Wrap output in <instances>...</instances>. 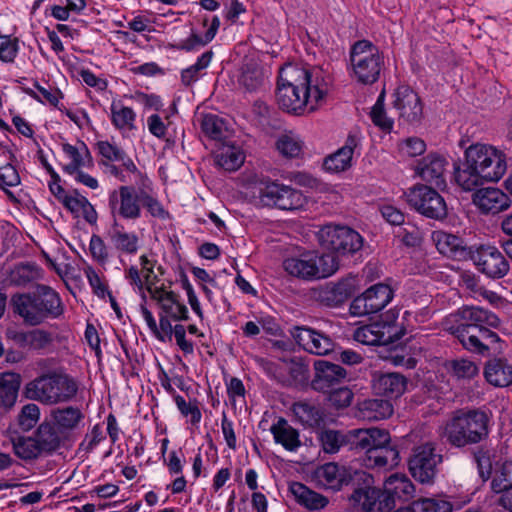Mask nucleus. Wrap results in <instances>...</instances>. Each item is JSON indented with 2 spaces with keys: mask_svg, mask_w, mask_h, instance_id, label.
<instances>
[{
  "mask_svg": "<svg viewBox=\"0 0 512 512\" xmlns=\"http://www.w3.org/2000/svg\"><path fill=\"white\" fill-rule=\"evenodd\" d=\"M327 91V84L318 69L286 64L279 71L276 99L284 111L300 114L306 107L313 111Z\"/></svg>",
  "mask_w": 512,
  "mask_h": 512,
  "instance_id": "1",
  "label": "nucleus"
},
{
  "mask_svg": "<svg viewBox=\"0 0 512 512\" xmlns=\"http://www.w3.org/2000/svg\"><path fill=\"white\" fill-rule=\"evenodd\" d=\"M507 170L505 154L496 147L475 143L466 148L462 164L454 166V180L464 191L496 182Z\"/></svg>",
  "mask_w": 512,
  "mask_h": 512,
  "instance_id": "2",
  "label": "nucleus"
},
{
  "mask_svg": "<svg viewBox=\"0 0 512 512\" xmlns=\"http://www.w3.org/2000/svg\"><path fill=\"white\" fill-rule=\"evenodd\" d=\"M457 316L460 324L452 331L463 347L482 355L500 350L499 336L486 326L497 328L500 320L496 314L478 306H465Z\"/></svg>",
  "mask_w": 512,
  "mask_h": 512,
  "instance_id": "3",
  "label": "nucleus"
},
{
  "mask_svg": "<svg viewBox=\"0 0 512 512\" xmlns=\"http://www.w3.org/2000/svg\"><path fill=\"white\" fill-rule=\"evenodd\" d=\"M108 207L114 223L118 220L136 221L142 216V209L155 218L166 219L169 213L158 200L153 187L133 184L121 185L109 192Z\"/></svg>",
  "mask_w": 512,
  "mask_h": 512,
  "instance_id": "4",
  "label": "nucleus"
},
{
  "mask_svg": "<svg viewBox=\"0 0 512 512\" xmlns=\"http://www.w3.org/2000/svg\"><path fill=\"white\" fill-rule=\"evenodd\" d=\"M12 305L14 312L30 326H39L49 319H58L65 309L60 295L47 285H38L32 293L14 295Z\"/></svg>",
  "mask_w": 512,
  "mask_h": 512,
  "instance_id": "5",
  "label": "nucleus"
},
{
  "mask_svg": "<svg viewBox=\"0 0 512 512\" xmlns=\"http://www.w3.org/2000/svg\"><path fill=\"white\" fill-rule=\"evenodd\" d=\"M78 391L79 384L74 377L63 372L49 371L27 382L23 396L46 406H54L71 402Z\"/></svg>",
  "mask_w": 512,
  "mask_h": 512,
  "instance_id": "6",
  "label": "nucleus"
},
{
  "mask_svg": "<svg viewBox=\"0 0 512 512\" xmlns=\"http://www.w3.org/2000/svg\"><path fill=\"white\" fill-rule=\"evenodd\" d=\"M355 449L366 452L365 465L372 469H387L399 462L398 450L390 445V433L385 429H354L348 433Z\"/></svg>",
  "mask_w": 512,
  "mask_h": 512,
  "instance_id": "7",
  "label": "nucleus"
},
{
  "mask_svg": "<svg viewBox=\"0 0 512 512\" xmlns=\"http://www.w3.org/2000/svg\"><path fill=\"white\" fill-rule=\"evenodd\" d=\"M489 417L480 409H460L453 413L444 427V437L453 447L475 445L488 437Z\"/></svg>",
  "mask_w": 512,
  "mask_h": 512,
  "instance_id": "8",
  "label": "nucleus"
},
{
  "mask_svg": "<svg viewBox=\"0 0 512 512\" xmlns=\"http://www.w3.org/2000/svg\"><path fill=\"white\" fill-rule=\"evenodd\" d=\"M352 77L363 85L378 81L384 67V57L379 49L368 40L357 41L350 51Z\"/></svg>",
  "mask_w": 512,
  "mask_h": 512,
  "instance_id": "9",
  "label": "nucleus"
},
{
  "mask_svg": "<svg viewBox=\"0 0 512 512\" xmlns=\"http://www.w3.org/2000/svg\"><path fill=\"white\" fill-rule=\"evenodd\" d=\"M284 270L291 276L312 281L331 276L338 270V260L334 254L318 255L305 253L283 261Z\"/></svg>",
  "mask_w": 512,
  "mask_h": 512,
  "instance_id": "10",
  "label": "nucleus"
},
{
  "mask_svg": "<svg viewBox=\"0 0 512 512\" xmlns=\"http://www.w3.org/2000/svg\"><path fill=\"white\" fill-rule=\"evenodd\" d=\"M258 201L263 207L294 211L302 209L307 203V198L292 186L278 181H269L260 187Z\"/></svg>",
  "mask_w": 512,
  "mask_h": 512,
  "instance_id": "11",
  "label": "nucleus"
},
{
  "mask_svg": "<svg viewBox=\"0 0 512 512\" xmlns=\"http://www.w3.org/2000/svg\"><path fill=\"white\" fill-rule=\"evenodd\" d=\"M315 481L325 488L340 489L343 485H361L373 482V476L363 470L339 466L330 462L318 467L313 474Z\"/></svg>",
  "mask_w": 512,
  "mask_h": 512,
  "instance_id": "12",
  "label": "nucleus"
},
{
  "mask_svg": "<svg viewBox=\"0 0 512 512\" xmlns=\"http://www.w3.org/2000/svg\"><path fill=\"white\" fill-rule=\"evenodd\" d=\"M408 204L423 216L443 220L447 216L444 198L432 187L417 184L405 193Z\"/></svg>",
  "mask_w": 512,
  "mask_h": 512,
  "instance_id": "13",
  "label": "nucleus"
},
{
  "mask_svg": "<svg viewBox=\"0 0 512 512\" xmlns=\"http://www.w3.org/2000/svg\"><path fill=\"white\" fill-rule=\"evenodd\" d=\"M318 240L323 248L341 255L355 253L363 245L361 235L346 226L325 225L318 232Z\"/></svg>",
  "mask_w": 512,
  "mask_h": 512,
  "instance_id": "14",
  "label": "nucleus"
},
{
  "mask_svg": "<svg viewBox=\"0 0 512 512\" xmlns=\"http://www.w3.org/2000/svg\"><path fill=\"white\" fill-rule=\"evenodd\" d=\"M256 362L269 376L275 378L284 386L300 387L308 383L309 368L307 364L301 361L291 360L274 363L258 357Z\"/></svg>",
  "mask_w": 512,
  "mask_h": 512,
  "instance_id": "15",
  "label": "nucleus"
},
{
  "mask_svg": "<svg viewBox=\"0 0 512 512\" xmlns=\"http://www.w3.org/2000/svg\"><path fill=\"white\" fill-rule=\"evenodd\" d=\"M442 456L435 453L432 443L418 446L409 460V471L412 477L422 484H432L437 474V466Z\"/></svg>",
  "mask_w": 512,
  "mask_h": 512,
  "instance_id": "16",
  "label": "nucleus"
},
{
  "mask_svg": "<svg viewBox=\"0 0 512 512\" xmlns=\"http://www.w3.org/2000/svg\"><path fill=\"white\" fill-rule=\"evenodd\" d=\"M470 259L479 272L491 279H500L507 275L509 263L494 246L481 245L469 252Z\"/></svg>",
  "mask_w": 512,
  "mask_h": 512,
  "instance_id": "17",
  "label": "nucleus"
},
{
  "mask_svg": "<svg viewBox=\"0 0 512 512\" xmlns=\"http://www.w3.org/2000/svg\"><path fill=\"white\" fill-rule=\"evenodd\" d=\"M392 299L393 290L389 285L375 284L353 299L350 312L354 316L374 314L385 308Z\"/></svg>",
  "mask_w": 512,
  "mask_h": 512,
  "instance_id": "18",
  "label": "nucleus"
},
{
  "mask_svg": "<svg viewBox=\"0 0 512 512\" xmlns=\"http://www.w3.org/2000/svg\"><path fill=\"white\" fill-rule=\"evenodd\" d=\"M372 483L363 484V487L356 488L349 497L353 509L361 512H390L391 502L383 498V491L372 487Z\"/></svg>",
  "mask_w": 512,
  "mask_h": 512,
  "instance_id": "19",
  "label": "nucleus"
},
{
  "mask_svg": "<svg viewBox=\"0 0 512 512\" xmlns=\"http://www.w3.org/2000/svg\"><path fill=\"white\" fill-rule=\"evenodd\" d=\"M447 165L448 161L445 157L430 153L416 162L414 172L424 182L443 189L446 187L445 172Z\"/></svg>",
  "mask_w": 512,
  "mask_h": 512,
  "instance_id": "20",
  "label": "nucleus"
},
{
  "mask_svg": "<svg viewBox=\"0 0 512 512\" xmlns=\"http://www.w3.org/2000/svg\"><path fill=\"white\" fill-rule=\"evenodd\" d=\"M314 377L311 387L318 392L326 393L344 382L347 371L338 364L317 360L314 362Z\"/></svg>",
  "mask_w": 512,
  "mask_h": 512,
  "instance_id": "21",
  "label": "nucleus"
},
{
  "mask_svg": "<svg viewBox=\"0 0 512 512\" xmlns=\"http://www.w3.org/2000/svg\"><path fill=\"white\" fill-rule=\"evenodd\" d=\"M291 335L299 346L311 354L326 355L333 351L332 339L314 329L296 326L291 330Z\"/></svg>",
  "mask_w": 512,
  "mask_h": 512,
  "instance_id": "22",
  "label": "nucleus"
},
{
  "mask_svg": "<svg viewBox=\"0 0 512 512\" xmlns=\"http://www.w3.org/2000/svg\"><path fill=\"white\" fill-rule=\"evenodd\" d=\"M147 292L151 298L157 302L160 308V314L171 318L173 321H182L188 319V309L186 305L180 302L179 295L173 291L162 287L147 286Z\"/></svg>",
  "mask_w": 512,
  "mask_h": 512,
  "instance_id": "23",
  "label": "nucleus"
},
{
  "mask_svg": "<svg viewBox=\"0 0 512 512\" xmlns=\"http://www.w3.org/2000/svg\"><path fill=\"white\" fill-rule=\"evenodd\" d=\"M394 107L399 117L408 123H418L423 116V106L420 97L408 86H400L394 94Z\"/></svg>",
  "mask_w": 512,
  "mask_h": 512,
  "instance_id": "24",
  "label": "nucleus"
},
{
  "mask_svg": "<svg viewBox=\"0 0 512 512\" xmlns=\"http://www.w3.org/2000/svg\"><path fill=\"white\" fill-rule=\"evenodd\" d=\"M473 203L484 214H497L511 206V200L502 190L483 188L473 195Z\"/></svg>",
  "mask_w": 512,
  "mask_h": 512,
  "instance_id": "25",
  "label": "nucleus"
},
{
  "mask_svg": "<svg viewBox=\"0 0 512 512\" xmlns=\"http://www.w3.org/2000/svg\"><path fill=\"white\" fill-rule=\"evenodd\" d=\"M383 498L391 502V510L396 506V500L409 501L414 497L415 486L404 474H392L384 482Z\"/></svg>",
  "mask_w": 512,
  "mask_h": 512,
  "instance_id": "26",
  "label": "nucleus"
},
{
  "mask_svg": "<svg viewBox=\"0 0 512 512\" xmlns=\"http://www.w3.org/2000/svg\"><path fill=\"white\" fill-rule=\"evenodd\" d=\"M108 237L119 256H134L140 249L139 236L135 232L126 231L118 223L113 222Z\"/></svg>",
  "mask_w": 512,
  "mask_h": 512,
  "instance_id": "27",
  "label": "nucleus"
},
{
  "mask_svg": "<svg viewBox=\"0 0 512 512\" xmlns=\"http://www.w3.org/2000/svg\"><path fill=\"white\" fill-rule=\"evenodd\" d=\"M357 145L358 139L354 135H349L344 146L324 159V170L330 173H339L347 170L351 166L352 156Z\"/></svg>",
  "mask_w": 512,
  "mask_h": 512,
  "instance_id": "28",
  "label": "nucleus"
},
{
  "mask_svg": "<svg viewBox=\"0 0 512 512\" xmlns=\"http://www.w3.org/2000/svg\"><path fill=\"white\" fill-rule=\"evenodd\" d=\"M51 418L53 424L68 438L71 432L83 424L85 415L79 407L66 406L52 410Z\"/></svg>",
  "mask_w": 512,
  "mask_h": 512,
  "instance_id": "29",
  "label": "nucleus"
},
{
  "mask_svg": "<svg viewBox=\"0 0 512 512\" xmlns=\"http://www.w3.org/2000/svg\"><path fill=\"white\" fill-rule=\"evenodd\" d=\"M270 432L273 435L274 441L282 445L283 448L289 452L297 451L302 445L299 431L282 417L271 426Z\"/></svg>",
  "mask_w": 512,
  "mask_h": 512,
  "instance_id": "30",
  "label": "nucleus"
},
{
  "mask_svg": "<svg viewBox=\"0 0 512 512\" xmlns=\"http://www.w3.org/2000/svg\"><path fill=\"white\" fill-rule=\"evenodd\" d=\"M406 378L399 373L381 374L373 380V389L388 398H398L406 389Z\"/></svg>",
  "mask_w": 512,
  "mask_h": 512,
  "instance_id": "31",
  "label": "nucleus"
},
{
  "mask_svg": "<svg viewBox=\"0 0 512 512\" xmlns=\"http://www.w3.org/2000/svg\"><path fill=\"white\" fill-rule=\"evenodd\" d=\"M245 155L242 149L234 143L224 141L215 152L216 164L225 171H235L244 163Z\"/></svg>",
  "mask_w": 512,
  "mask_h": 512,
  "instance_id": "32",
  "label": "nucleus"
},
{
  "mask_svg": "<svg viewBox=\"0 0 512 512\" xmlns=\"http://www.w3.org/2000/svg\"><path fill=\"white\" fill-rule=\"evenodd\" d=\"M35 438L42 452L57 450L68 438L53 423L43 422L36 431Z\"/></svg>",
  "mask_w": 512,
  "mask_h": 512,
  "instance_id": "33",
  "label": "nucleus"
},
{
  "mask_svg": "<svg viewBox=\"0 0 512 512\" xmlns=\"http://www.w3.org/2000/svg\"><path fill=\"white\" fill-rule=\"evenodd\" d=\"M62 205L76 218L82 217L90 224L97 221L98 215L94 206L77 190L69 192V196L65 197Z\"/></svg>",
  "mask_w": 512,
  "mask_h": 512,
  "instance_id": "34",
  "label": "nucleus"
},
{
  "mask_svg": "<svg viewBox=\"0 0 512 512\" xmlns=\"http://www.w3.org/2000/svg\"><path fill=\"white\" fill-rule=\"evenodd\" d=\"M484 375L490 384L507 387L512 384V365L506 359H491L485 366Z\"/></svg>",
  "mask_w": 512,
  "mask_h": 512,
  "instance_id": "35",
  "label": "nucleus"
},
{
  "mask_svg": "<svg viewBox=\"0 0 512 512\" xmlns=\"http://www.w3.org/2000/svg\"><path fill=\"white\" fill-rule=\"evenodd\" d=\"M21 377L17 373H4L0 377V410L8 411L14 407L18 398Z\"/></svg>",
  "mask_w": 512,
  "mask_h": 512,
  "instance_id": "36",
  "label": "nucleus"
},
{
  "mask_svg": "<svg viewBox=\"0 0 512 512\" xmlns=\"http://www.w3.org/2000/svg\"><path fill=\"white\" fill-rule=\"evenodd\" d=\"M393 413L391 403L385 399H365L358 404V417L367 421L386 419Z\"/></svg>",
  "mask_w": 512,
  "mask_h": 512,
  "instance_id": "37",
  "label": "nucleus"
},
{
  "mask_svg": "<svg viewBox=\"0 0 512 512\" xmlns=\"http://www.w3.org/2000/svg\"><path fill=\"white\" fill-rule=\"evenodd\" d=\"M62 150L70 159V163L63 167L65 173H75L78 169L92 165L91 153L84 142H79L77 146L68 143L62 145Z\"/></svg>",
  "mask_w": 512,
  "mask_h": 512,
  "instance_id": "38",
  "label": "nucleus"
},
{
  "mask_svg": "<svg viewBox=\"0 0 512 512\" xmlns=\"http://www.w3.org/2000/svg\"><path fill=\"white\" fill-rule=\"evenodd\" d=\"M386 327L380 323H373L359 327L354 332V339L362 344L371 346H384L391 342V336L386 335Z\"/></svg>",
  "mask_w": 512,
  "mask_h": 512,
  "instance_id": "39",
  "label": "nucleus"
},
{
  "mask_svg": "<svg viewBox=\"0 0 512 512\" xmlns=\"http://www.w3.org/2000/svg\"><path fill=\"white\" fill-rule=\"evenodd\" d=\"M290 491L299 504L310 510L322 509L328 504L326 497L312 491L300 482H293L290 485Z\"/></svg>",
  "mask_w": 512,
  "mask_h": 512,
  "instance_id": "40",
  "label": "nucleus"
},
{
  "mask_svg": "<svg viewBox=\"0 0 512 512\" xmlns=\"http://www.w3.org/2000/svg\"><path fill=\"white\" fill-rule=\"evenodd\" d=\"M267 76L264 70L253 60L247 61L242 67L240 84L248 91H257L265 84Z\"/></svg>",
  "mask_w": 512,
  "mask_h": 512,
  "instance_id": "41",
  "label": "nucleus"
},
{
  "mask_svg": "<svg viewBox=\"0 0 512 512\" xmlns=\"http://www.w3.org/2000/svg\"><path fill=\"white\" fill-rule=\"evenodd\" d=\"M202 132L209 138L222 143L230 136L225 120L215 114H205L201 121Z\"/></svg>",
  "mask_w": 512,
  "mask_h": 512,
  "instance_id": "42",
  "label": "nucleus"
},
{
  "mask_svg": "<svg viewBox=\"0 0 512 512\" xmlns=\"http://www.w3.org/2000/svg\"><path fill=\"white\" fill-rule=\"evenodd\" d=\"M432 240L437 250L448 257H456L463 251L462 240L453 234L437 230L432 233Z\"/></svg>",
  "mask_w": 512,
  "mask_h": 512,
  "instance_id": "43",
  "label": "nucleus"
},
{
  "mask_svg": "<svg viewBox=\"0 0 512 512\" xmlns=\"http://www.w3.org/2000/svg\"><path fill=\"white\" fill-rule=\"evenodd\" d=\"M42 269L35 263H21L10 272L11 283L17 286H26L42 278Z\"/></svg>",
  "mask_w": 512,
  "mask_h": 512,
  "instance_id": "44",
  "label": "nucleus"
},
{
  "mask_svg": "<svg viewBox=\"0 0 512 512\" xmlns=\"http://www.w3.org/2000/svg\"><path fill=\"white\" fill-rule=\"evenodd\" d=\"M453 505L444 499L422 498L396 512H452Z\"/></svg>",
  "mask_w": 512,
  "mask_h": 512,
  "instance_id": "45",
  "label": "nucleus"
},
{
  "mask_svg": "<svg viewBox=\"0 0 512 512\" xmlns=\"http://www.w3.org/2000/svg\"><path fill=\"white\" fill-rule=\"evenodd\" d=\"M135 119L136 113L132 108L120 103H112L111 121L118 130L131 131L135 129Z\"/></svg>",
  "mask_w": 512,
  "mask_h": 512,
  "instance_id": "46",
  "label": "nucleus"
},
{
  "mask_svg": "<svg viewBox=\"0 0 512 512\" xmlns=\"http://www.w3.org/2000/svg\"><path fill=\"white\" fill-rule=\"evenodd\" d=\"M298 420L309 427H316L323 421V414L318 407L308 402H297L292 407Z\"/></svg>",
  "mask_w": 512,
  "mask_h": 512,
  "instance_id": "47",
  "label": "nucleus"
},
{
  "mask_svg": "<svg viewBox=\"0 0 512 512\" xmlns=\"http://www.w3.org/2000/svg\"><path fill=\"white\" fill-rule=\"evenodd\" d=\"M12 443L15 455L25 461L34 460L43 453L35 437H18Z\"/></svg>",
  "mask_w": 512,
  "mask_h": 512,
  "instance_id": "48",
  "label": "nucleus"
},
{
  "mask_svg": "<svg viewBox=\"0 0 512 512\" xmlns=\"http://www.w3.org/2000/svg\"><path fill=\"white\" fill-rule=\"evenodd\" d=\"M276 148L282 156L296 158L302 153L303 143L298 136L287 133L278 138Z\"/></svg>",
  "mask_w": 512,
  "mask_h": 512,
  "instance_id": "49",
  "label": "nucleus"
},
{
  "mask_svg": "<svg viewBox=\"0 0 512 512\" xmlns=\"http://www.w3.org/2000/svg\"><path fill=\"white\" fill-rule=\"evenodd\" d=\"M512 487V461L502 463L496 470L491 482L495 493H503Z\"/></svg>",
  "mask_w": 512,
  "mask_h": 512,
  "instance_id": "50",
  "label": "nucleus"
},
{
  "mask_svg": "<svg viewBox=\"0 0 512 512\" xmlns=\"http://www.w3.org/2000/svg\"><path fill=\"white\" fill-rule=\"evenodd\" d=\"M213 57L212 51H207L203 53L198 59L197 62L190 67L184 69L181 73V80L185 86H189L195 81L199 79L200 71L207 68L211 62Z\"/></svg>",
  "mask_w": 512,
  "mask_h": 512,
  "instance_id": "51",
  "label": "nucleus"
},
{
  "mask_svg": "<svg viewBox=\"0 0 512 512\" xmlns=\"http://www.w3.org/2000/svg\"><path fill=\"white\" fill-rule=\"evenodd\" d=\"M40 419V408L35 403L24 405L17 417L18 425L24 431H29L36 426Z\"/></svg>",
  "mask_w": 512,
  "mask_h": 512,
  "instance_id": "52",
  "label": "nucleus"
},
{
  "mask_svg": "<svg viewBox=\"0 0 512 512\" xmlns=\"http://www.w3.org/2000/svg\"><path fill=\"white\" fill-rule=\"evenodd\" d=\"M370 117L375 126L385 132H390L393 128V120L387 117L384 110V93H381L372 107Z\"/></svg>",
  "mask_w": 512,
  "mask_h": 512,
  "instance_id": "53",
  "label": "nucleus"
},
{
  "mask_svg": "<svg viewBox=\"0 0 512 512\" xmlns=\"http://www.w3.org/2000/svg\"><path fill=\"white\" fill-rule=\"evenodd\" d=\"M84 275L88 280V283L93 291V293L104 299L107 294H109L108 284L103 276H101L92 266L87 265L83 269Z\"/></svg>",
  "mask_w": 512,
  "mask_h": 512,
  "instance_id": "54",
  "label": "nucleus"
},
{
  "mask_svg": "<svg viewBox=\"0 0 512 512\" xmlns=\"http://www.w3.org/2000/svg\"><path fill=\"white\" fill-rule=\"evenodd\" d=\"M34 86L39 94L30 89L26 90V93L40 102H47L56 107L60 99L63 97L62 92L58 88L52 87L50 85L44 87L38 83H35Z\"/></svg>",
  "mask_w": 512,
  "mask_h": 512,
  "instance_id": "55",
  "label": "nucleus"
},
{
  "mask_svg": "<svg viewBox=\"0 0 512 512\" xmlns=\"http://www.w3.org/2000/svg\"><path fill=\"white\" fill-rule=\"evenodd\" d=\"M121 163L124 173L132 177V183L136 187H143V185L153 187L149 177L137 168L134 161L128 155L121 160Z\"/></svg>",
  "mask_w": 512,
  "mask_h": 512,
  "instance_id": "56",
  "label": "nucleus"
},
{
  "mask_svg": "<svg viewBox=\"0 0 512 512\" xmlns=\"http://www.w3.org/2000/svg\"><path fill=\"white\" fill-rule=\"evenodd\" d=\"M89 251L94 261L99 265L104 266L109 260L108 247L104 240L96 234H93L89 242Z\"/></svg>",
  "mask_w": 512,
  "mask_h": 512,
  "instance_id": "57",
  "label": "nucleus"
},
{
  "mask_svg": "<svg viewBox=\"0 0 512 512\" xmlns=\"http://www.w3.org/2000/svg\"><path fill=\"white\" fill-rule=\"evenodd\" d=\"M315 298L322 304L328 307H338L343 304L341 297L338 295L337 289L333 283L326 284L325 286L315 290Z\"/></svg>",
  "mask_w": 512,
  "mask_h": 512,
  "instance_id": "58",
  "label": "nucleus"
},
{
  "mask_svg": "<svg viewBox=\"0 0 512 512\" xmlns=\"http://www.w3.org/2000/svg\"><path fill=\"white\" fill-rule=\"evenodd\" d=\"M54 342L53 333L43 329L34 328L31 330V350L43 351L49 349Z\"/></svg>",
  "mask_w": 512,
  "mask_h": 512,
  "instance_id": "59",
  "label": "nucleus"
},
{
  "mask_svg": "<svg viewBox=\"0 0 512 512\" xmlns=\"http://www.w3.org/2000/svg\"><path fill=\"white\" fill-rule=\"evenodd\" d=\"M19 51L17 38L0 33V60L5 63L14 62Z\"/></svg>",
  "mask_w": 512,
  "mask_h": 512,
  "instance_id": "60",
  "label": "nucleus"
},
{
  "mask_svg": "<svg viewBox=\"0 0 512 512\" xmlns=\"http://www.w3.org/2000/svg\"><path fill=\"white\" fill-rule=\"evenodd\" d=\"M99 154L107 163L121 162L127 153L119 146L110 143L109 141H99L97 143Z\"/></svg>",
  "mask_w": 512,
  "mask_h": 512,
  "instance_id": "61",
  "label": "nucleus"
},
{
  "mask_svg": "<svg viewBox=\"0 0 512 512\" xmlns=\"http://www.w3.org/2000/svg\"><path fill=\"white\" fill-rule=\"evenodd\" d=\"M322 448L326 453H336L343 445L344 440L342 435L334 430L322 431L319 435Z\"/></svg>",
  "mask_w": 512,
  "mask_h": 512,
  "instance_id": "62",
  "label": "nucleus"
},
{
  "mask_svg": "<svg viewBox=\"0 0 512 512\" xmlns=\"http://www.w3.org/2000/svg\"><path fill=\"white\" fill-rule=\"evenodd\" d=\"M174 400L181 414L186 417H191L190 422L193 425H197L201 421L202 414L196 401L186 402L184 397H182L181 395H176L174 397Z\"/></svg>",
  "mask_w": 512,
  "mask_h": 512,
  "instance_id": "63",
  "label": "nucleus"
},
{
  "mask_svg": "<svg viewBox=\"0 0 512 512\" xmlns=\"http://www.w3.org/2000/svg\"><path fill=\"white\" fill-rule=\"evenodd\" d=\"M453 374L457 378H472L478 373V368L474 362L466 359L454 360L451 363Z\"/></svg>",
  "mask_w": 512,
  "mask_h": 512,
  "instance_id": "64",
  "label": "nucleus"
}]
</instances>
